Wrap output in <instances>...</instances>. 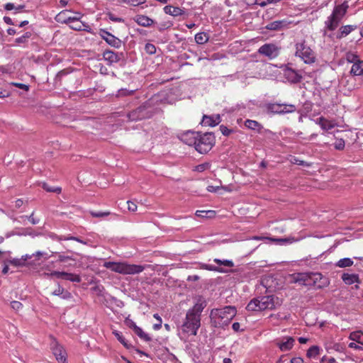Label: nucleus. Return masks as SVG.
Here are the masks:
<instances>
[{"mask_svg":"<svg viewBox=\"0 0 363 363\" xmlns=\"http://www.w3.org/2000/svg\"><path fill=\"white\" fill-rule=\"evenodd\" d=\"M206 306V301L199 298L186 315V318L181 326V333L184 337L196 335L201 326V314Z\"/></svg>","mask_w":363,"mask_h":363,"instance_id":"obj_1","label":"nucleus"},{"mask_svg":"<svg viewBox=\"0 0 363 363\" xmlns=\"http://www.w3.org/2000/svg\"><path fill=\"white\" fill-rule=\"evenodd\" d=\"M236 313L235 307L228 306L222 308L213 309L211 311L210 318L215 327L224 328L229 325Z\"/></svg>","mask_w":363,"mask_h":363,"instance_id":"obj_2","label":"nucleus"},{"mask_svg":"<svg viewBox=\"0 0 363 363\" xmlns=\"http://www.w3.org/2000/svg\"><path fill=\"white\" fill-rule=\"evenodd\" d=\"M281 305V301L274 296H265L252 299L246 306L248 311L258 312L273 310Z\"/></svg>","mask_w":363,"mask_h":363,"instance_id":"obj_3","label":"nucleus"},{"mask_svg":"<svg viewBox=\"0 0 363 363\" xmlns=\"http://www.w3.org/2000/svg\"><path fill=\"white\" fill-rule=\"evenodd\" d=\"M348 8L349 4L347 1H344L342 4L335 6L332 13L325 21V28L330 31L335 30L346 14Z\"/></svg>","mask_w":363,"mask_h":363,"instance_id":"obj_4","label":"nucleus"},{"mask_svg":"<svg viewBox=\"0 0 363 363\" xmlns=\"http://www.w3.org/2000/svg\"><path fill=\"white\" fill-rule=\"evenodd\" d=\"M104 267L121 274H139L145 269L141 265L130 264L126 262H105Z\"/></svg>","mask_w":363,"mask_h":363,"instance_id":"obj_5","label":"nucleus"},{"mask_svg":"<svg viewBox=\"0 0 363 363\" xmlns=\"http://www.w3.org/2000/svg\"><path fill=\"white\" fill-rule=\"evenodd\" d=\"M295 55L301 58L306 64H312L315 61V52L308 46L305 41L296 43Z\"/></svg>","mask_w":363,"mask_h":363,"instance_id":"obj_6","label":"nucleus"},{"mask_svg":"<svg viewBox=\"0 0 363 363\" xmlns=\"http://www.w3.org/2000/svg\"><path fill=\"white\" fill-rule=\"evenodd\" d=\"M215 138L211 133H199L195 149L200 153L204 154L210 151L214 144Z\"/></svg>","mask_w":363,"mask_h":363,"instance_id":"obj_7","label":"nucleus"},{"mask_svg":"<svg viewBox=\"0 0 363 363\" xmlns=\"http://www.w3.org/2000/svg\"><path fill=\"white\" fill-rule=\"evenodd\" d=\"M258 52L269 60L276 58L279 54V48L274 44L267 43L261 46Z\"/></svg>","mask_w":363,"mask_h":363,"instance_id":"obj_8","label":"nucleus"},{"mask_svg":"<svg viewBox=\"0 0 363 363\" xmlns=\"http://www.w3.org/2000/svg\"><path fill=\"white\" fill-rule=\"evenodd\" d=\"M310 285L318 289L325 287L328 285V279L323 277L320 273H308Z\"/></svg>","mask_w":363,"mask_h":363,"instance_id":"obj_9","label":"nucleus"},{"mask_svg":"<svg viewBox=\"0 0 363 363\" xmlns=\"http://www.w3.org/2000/svg\"><path fill=\"white\" fill-rule=\"evenodd\" d=\"M274 342L280 351L289 352L293 348L295 340L294 337L290 336H284L276 339Z\"/></svg>","mask_w":363,"mask_h":363,"instance_id":"obj_10","label":"nucleus"},{"mask_svg":"<svg viewBox=\"0 0 363 363\" xmlns=\"http://www.w3.org/2000/svg\"><path fill=\"white\" fill-rule=\"evenodd\" d=\"M50 348L56 359L60 363L66 362V352L63 347L58 344L55 340H52L50 343Z\"/></svg>","mask_w":363,"mask_h":363,"instance_id":"obj_11","label":"nucleus"},{"mask_svg":"<svg viewBox=\"0 0 363 363\" xmlns=\"http://www.w3.org/2000/svg\"><path fill=\"white\" fill-rule=\"evenodd\" d=\"M70 12L71 11L69 10L61 11L56 17L57 21L66 23H71L73 22H77L82 17V14L80 13H76L75 16H68L67 14Z\"/></svg>","mask_w":363,"mask_h":363,"instance_id":"obj_12","label":"nucleus"},{"mask_svg":"<svg viewBox=\"0 0 363 363\" xmlns=\"http://www.w3.org/2000/svg\"><path fill=\"white\" fill-rule=\"evenodd\" d=\"M290 282L298 284L301 286H309V276L308 273H295L289 276Z\"/></svg>","mask_w":363,"mask_h":363,"instance_id":"obj_13","label":"nucleus"},{"mask_svg":"<svg viewBox=\"0 0 363 363\" xmlns=\"http://www.w3.org/2000/svg\"><path fill=\"white\" fill-rule=\"evenodd\" d=\"M99 35L111 46L115 48H119L121 46V40L109 32L104 29H101Z\"/></svg>","mask_w":363,"mask_h":363,"instance_id":"obj_14","label":"nucleus"},{"mask_svg":"<svg viewBox=\"0 0 363 363\" xmlns=\"http://www.w3.org/2000/svg\"><path fill=\"white\" fill-rule=\"evenodd\" d=\"M199 133L194 131H187L180 135V140L189 146L196 145Z\"/></svg>","mask_w":363,"mask_h":363,"instance_id":"obj_15","label":"nucleus"},{"mask_svg":"<svg viewBox=\"0 0 363 363\" xmlns=\"http://www.w3.org/2000/svg\"><path fill=\"white\" fill-rule=\"evenodd\" d=\"M315 123L319 125L323 130H329L337 125L335 120H329L325 117H320L315 121Z\"/></svg>","mask_w":363,"mask_h":363,"instance_id":"obj_16","label":"nucleus"},{"mask_svg":"<svg viewBox=\"0 0 363 363\" xmlns=\"http://www.w3.org/2000/svg\"><path fill=\"white\" fill-rule=\"evenodd\" d=\"M163 9L166 14H169L174 17H177V16L184 15L185 13V11L184 9H181L179 7L173 6L171 5L165 6Z\"/></svg>","mask_w":363,"mask_h":363,"instance_id":"obj_17","label":"nucleus"},{"mask_svg":"<svg viewBox=\"0 0 363 363\" xmlns=\"http://www.w3.org/2000/svg\"><path fill=\"white\" fill-rule=\"evenodd\" d=\"M134 21L138 25L143 27H150L154 23L153 20L145 15H137L134 17Z\"/></svg>","mask_w":363,"mask_h":363,"instance_id":"obj_18","label":"nucleus"},{"mask_svg":"<svg viewBox=\"0 0 363 363\" xmlns=\"http://www.w3.org/2000/svg\"><path fill=\"white\" fill-rule=\"evenodd\" d=\"M220 122V118L219 115H215L211 116H204L203 117L202 123L205 125L216 126Z\"/></svg>","mask_w":363,"mask_h":363,"instance_id":"obj_19","label":"nucleus"},{"mask_svg":"<svg viewBox=\"0 0 363 363\" xmlns=\"http://www.w3.org/2000/svg\"><path fill=\"white\" fill-rule=\"evenodd\" d=\"M103 56L104 60L107 61L110 65L118 62L121 59L118 53L111 50L105 51Z\"/></svg>","mask_w":363,"mask_h":363,"instance_id":"obj_20","label":"nucleus"},{"mask_svg":"<svg viewBox=\"0 0 363 363\" xmlns=\"http://www.w3.org/2000/svg\"><path fill=\"white\" fill-rule=\"evenodd\" d=\"M350 74L352 76H363V61L359 60L357 62L352 64Z\"/></svg>","mask_w":363,"mask_h":363,"instance_id":"obj_21","label":"nucleus"},{"mask_svg":"<svg viewBox=\"0 0 363 363\" xmlns=\"http://www.w3.org/2000/svg\"><path fill=\"white\" fill-rule=\"evenodd\" d=\"M60 279L68 280L72 282L79 283L81 281V277L79 274L68 273L66 272H60Z\"/></svg>","mask_w":363,"mask_h":363,"instance_id":"obj_22","label":"nucleus"},{"mask_svg":"<svg viewBox=\"0 0 363 363\" xmlns=\"http://www.w3.org/2000/svg\"><path fill=\"white\" fill-rule=\"evenodd\" d=\"M145 108L143 107H139L137 109L133 111L128 114V118L130 121H138L141 120L145 117Z\"/></svg>","mask_w":363,"mask_h":363,"instance_id":"obj_23","label":"nucleus"},{"mask_svg":"<svg viewBox=\"0 0 363 363\" xmlns=\"http://www.w3.org/2000/svg\"><path fill=\"white\" fill-rule=\"evenodd\" d=\"M342 279L345 282V284L347 285H351L354 283H359V277L357 274H349V273H344L342 275Z\"/></svg>","mask_w":363,"mask_h":363,"instance_id":"obj_24","label":"nucleus"},{"mask_svg":"<svg viewBox=\"0 0 363 363\" xmlns=\"http://www.w3.org/2000/svg\"><path fill=\"white\" fill-rule=\"evenodd\" d=\"M244 125L247 128L256 130L257 132H260L262 128V125L259 123L250 119L246 120L244 123Z\"/></svg>","mask_w":363,"mask_h":363,"instance_id":"obj_25","label":"nucleus"},{"mask_svg":"<svg viewBox=\"0 0 363 363\" xmlns=\"http://www.w3.org/2000/svg\"><path fill=\"white\" fill-rule=\"evenodd\" d=\"M200 268L208 271L217 272L219 273H227L228 270L220 267H216L208 264H201Z\"/></svg>","mask_w":363,"mask_h":363,"instance_id":"obj_26","label":"nucleus"},{"mask_svg":"<svg viewBox=\"0 0 363 363\" xmlns=\"http://www.w3.org/2000/svg\"><path fill=\"white\" fill-rule=\"evenodd\" d=\"M356 28V26L347 25L342 26L339 30L338 37L340 38H343L349 35L352 30Z\"/></svg>","mask_w":363,"mask_h":363,"instance_id":"obj_27","label":"nucleus"},{"mask_svg":"<svg viewBox=\"0 0 363 363\" xmlns=\"http://www.w3.org/2000/svg\"><path fill=\"white\" fill-rule=\"evenodd\" d=\"M353 264H354V262L352 259L345 257V258H342V259H340V260H338L336 262L335 266L337 267H340V268H345V267H351L353 265Z\"/></svg>","mask_w":363,"mask_h":363,"instance_id":"obj_28","label":"nucleus"},{"mask_svg":"<svg viewBox=\"0 0 363 363\" xmlns=\"http://www.w3.org/2000/svg\"><path fill=\"white\" fill-rule=\"evenodd\" d=\"M350 339L363 346V333L361 331H354L350 333Z\"/></svg>","mask_w":363,"mask_h":363,"instance_id":"obj_29","label":"nucleus"},{"mask_svg":"<svg viewBox=\"0 0 363 363\" xmlns=\"http://www.w3.org/2000/svg\"><path fill=\"white\" fill-rule=\"evenodd\" d=\"M208 39V35L206 33H199L195 35V41L200 45L207 43Z\"/></svg>","mask_w":363,"mask_h":363,"instance_id":"obj_30","label":"nucleus"},{"mask_svg":"<svg viewBox=\"0 0 363 363\" xmlns=\"http://www.w3.org/2000/svg\"><path fill=\"white\" fill-rule=\"evenodd\" d=\"M284 24L283 21H275L268 23L266 26V28L271 30H279Z\"/></svg>","mask_w":363,"mask_h":363,"instance_id":"obj_31","label":"nucleus"},{"mask_svg":"<svg viewBox=\"0 0 363 363\" xmlns=\"http://www.w3.org/2000/svg\"><path fill=\"white\" fill-rule=\"evenodd\" d=\"M300 239L294 238V237H289L287 238H279V239H274V240L277 242L279 245H287V244H291L294 242H296L298 241Z\"/></svg>","mask_w":363,"mask_h":363,"instance_id":"obj_32","label":"nucleus"},{"mask_svg":"<svg viewBox=\"0 0 363 363\" xmlns=\"http://www.w3.org/2000/svg\"><path fill=\"white\" fill-rule=\"evenodd\" d=\"M345 59L347 62L350 63H355L357 61H359L360 59L359 58V56L353 52H348L345 55Z\"/></svg>","mask_w":363,"mask_h":363,"instance_id":"obj_33","label":"nucleus"},{"mask_svg":"<svg viewBox=\"0 0 363 363\" xmlns=\"http://www.w3.org/2000/svg\"><path fill=\"white\" fill-rule=\"evenodd\" d=\"M213 262L218 264L219 266H224L227 267H233L234 266V263L232 260L229 259H214Z\"/></svg>","mask_w":363,"mask_h":363,"instance_id":"obj_34","label":"nucleus"},{"mask_svg":"<svg viewBox=\"0 0 363 363\" xmlns=\"http://www.w3.org/2000/svg\"><path fill=\"white\" fill-rule=\"evenodd\" d=\"M281 114L293 113L296 111V107L293 104H281Z\"/></svg>","mask_w":363,"mask_h":363,"instance_id":"obj_35","label":"nucleus"},{"mask_svg":"<svg viewBox=\"0 0 363 363\" xmlns=\"http://www.w3.org/2000/svg\"><path fill=\"white\" fill-rule=\"evenodd\" d=\"M320 348L318 346H312L307 351V356L309 358H314L318 355Z\"/></svg>","mask_w":363,"mask_h":363,"instance_id":"obj_36","label":"nucleus"},{"mask_svg":"<svg viewBox=\"0 0 363 363\" xmlns=\"http://www.w3.org/2000/svg\"><path fill=\"white\" fill-rule=\"evenodd\" d=\"M281 107L280 104H272L269 105L268 110L271 113L281 114Z\"/></svg>","mask_w":363,"mask_h":363,"instance_id":"obj_37","label":"nucleus"},{"mask_svg":"<svg viewBox=\"0 0 363 363\" xmlns=\"http://www.w3.org/2000/svg\"><path fill=\"white\" fill-rule=\"evenodd\" d=\"M195 214L198 217L211 218L215 214V212L213 211H196Z\"/></svg>","mask_w":363,"mask_h":363,"instance_id":"obj_38","label":"nucleus"},{"mask_svg":"<svg viewBox=\"0 0 363 363\" xmlns=\"http://www.w3.org/2000/svg\"><path fill=\"white\" fill-rule=\"evenodd\" d=\"M134 90H128L127 89H121L118 91L116 94L117 97H122V96H130L134 94Z\"/></svg>","mask_w":363,"mask_h":363,"instance_id":"obj_39","label":"nucleus"},{"mask_svg":"<svg viewBox=\"0 0 363 363\" xmlns=\"http://www.w3.org/2000/svg\"><path fill=\"white\" fill-rule=\"evenodd\" d=\"M114 335L116 337L118 340L124 345L126 348H129V345L128 344L127 341L125 340V337L121 335V333L118 331H114L113 332Z\"/></svg>","mask_w":363,"mask_h":363,"instance_id":"obj_40","label":"nucleus"},{"mask_svg":"<svg viewBox=\"0 0 363 363\" xmlns=\"http://www.w3.org/2000/svg\"><path fill=\"white\" fill-rule=\"evenodd\" d=\"M42 186L48 192H55V193H57V194L61 192L60 187H51V186H49L48 184H47L45 183H43Z\"/></svg>","mask_w":363,"mask_h":363,"instance_id":"obj_41","label":"nucleus"},{"mask_svg":"<svg viewBox=\"0 0 363 363\" xmlns=\"http://www.w3.org/2000/svg\"><path fill=\"white\" fill-rule=\"evenodd\" d=\"M11 259H12V257H11V252H9V251L4 252V256H1L0 259L1 260V262H3L4 264H10V260Z\"/></svg>","mask_w":363,"mask_h":363,"instance_id":"obj_42","label":"nucleus"},{"mask_svg":"<svg viewBox=\"0 0 363 363\" xmlns=\"http://www.w3.org/2000/svg\"><path fill=\"white\" fill-rule=\"evenodd\" d=\"M345 143L343 139H337L334 143V147L337 150H342L345 148Z\"/></svg>","mask_w":363,"mask_h":363,"instance_id":"obj_43","label":"nucleus"},{"mask_svg":"<svg viewBox=\"0 0 363 363\" xmlns=\"http://www.w3.org/2000/svg\"><path fill=\"white\" fill-rule=\"evenodd\" d=\"M124 2L130 6H137L143 4L146 2V0H124Z\"/></svg>","mask_w":363,"mask_h":363,"instance_id":"obj_44","label":"nucleus"},{"mask_svg":"<svg viewBox=\"0 0 363 363\" xmlns=\"http://www.w3.org/2000/svg\"><path fill=\"white\" fill-rule=\"evenodd\" d=\"M24 8L23 5H20L18 7H16L13 3H7L4 5V9L6 11H11L13 9H16L18 11L21 10Z\"/></svg>","mask_w":363,"mask_h":363,"instance_id":"obj_45","label":"nucleus"},{"mask_svg":"<svg viewBox=\"0 0 363 363\" xmlns=\"http://www.w3.org/2000/svg\"><path fill=\"white\" fill-rule=\"evenodd\" d=\"M90 214L93 216V217H96V218H102V217H104V216H109V215H112V213L109 211H105V212H95V211H91L90 212Z\"/></svg>","mask_w":363,"mask_h":363,"instance_id":"obj_46","label":"nucleus"},{"mask_svg":"<svg viewBox=\"0 0 363 363\" xmlns=\"http://www.w3.org/2000/svg\"><path fill=\"white\" fill-rule=\"evenodd\" d=\"M145 50L147 53L152 55L156 52V48L153 44L147 43L145 46Z\"/></svg>","mask_w":363,"mask_h":363,"instance_id":"obj_47","label":"nucleus"},{"mask_svg":"<svg viewBox=\"0 0 363 363\" xmlns=\"http://www.w3.org/2000/svg\"><path fill=\"white\" fill-rule=\"evenodd\" d=\"M285 74L290 77L292 81H297L298 79V75L294 70L287 69Z\"/></svg>","mask_w":363,"mask_h":363,"instance_id":"obj_48","label":"nucleus"},{"mask_svg":"<svg viewBox=\"0 0 363 363\" xmlns=\"http://www.w3.org/2000/svg\"><path fill=\"white\" fill-rule=\"evenodd\" d=\"M10 264L15 267H23L25 266L21 258H12L10 260Z\"/></svg>","mask_w":363,"mask_h":363,"instance_id":"obj_49","label":"nucleus"},{"mask_svg":"<svg viewBox=\"0 0 363 363\" xmlns=\"http://www.w3.org/2000/svg\"><path fill=\"white\" fill-rule=\"evenodd\" d=\"M30 36H31V33L30 32H26L22 36L17 38L16 39V43H25L26 41V40L28 39Z\"/></svg>","mask_w":363,"mask_h":363,"instance_id":"obj_50","label":"nucleus"},{"mask_svg":"<svg viewBox=\"0 0 363 363\" xmlns=\"http://www.w3.org/2000/svg\"><path fill=\"white\" fill-rule=\"evenodd\" d=\"M11 307L16 311H18L23 308V305L19 301H13L11 302Z\"/></svg>","mask_w":363,"mask_h":363,"instance_id":"obj_51","label":"nucleus"},{"mask_svg":"<svg viewBox=\"0 0 363 363\" xmlns=\"http://www.w3.org/2000/svg\"><path fill=\"white\" fill-rule=\"evenodd\" d=\"M60 272H59V271H53V272H51L50 273H45L44 274V275L48 278L56 277L57 279H60Z\"/></svg>","mask_w":363,"mask_h":363,"instance_id":"obj_52","label":"nucleus"},{"mask_svg":"<svg viewBox=\"0 0 363 363\" xmlns=\"http://www.w3.org/2000/svg\"><path fill=\"white\" fill-rule=\"evenodd\" d=\"M172 24L170 22H165V23H161L159 26L158 29L160 31H162L165 29L170 28L172 26Z\"/></svg>","mask_w":363,"mask_h":363,"instance_id":"obj_53","label":"nucleus"},{"mask_svg":"<svg viewBox=\"0 0 363 363\" xmlns=\"http://www.w3.org/2000/svg\"><path fill=\"white\" fill-rule=\"evenodd\" d=\"M125 323L127 326L132 328L133 330H134L135 328V327H137L135 323L133 320H132L131 319L126 318L125 320Z\"/></svg>","mask_w":363,"mask_h":363,"instance_id":"obj_54","label":"nucleus"},{"mask_svg":"<svg viewBox=\"0 0 363 363\" xmlns=\"http://www.w3.org/2000/svg\"><path fill=\"white\" fill-rule=\"evenodd\" d=\"M142 340L146 341V342H148L151 340V338L150 337V336L145 333L143 330L141 331V333H140L138 334V335Z\"/></svg>","mask_w":363,"mask_h":363,"instance_id":"obj_55","label":"nucleus"},{"mask_svg":"<svg viewBox=\"0 0 363 363\" xmlns=\"http://www.w3.org/2000/svg\"><path fill=\"white\" fill-rule=\"evenodd\" d=\"M11 84L19 88V89H24L26 91H28L29 89V86L24 84L13 82V83H11Z\"/></svg>","mask_w":363,"mask_h":363,"instance_id":"obj_56","label":"nucleus"},{"mask_svg":"<svg viewBox=\"0 0 363 363\" xmlns=\"http://www.w3.org/2000/svg\"><path fill=\"white\" fill-rule=\"evenodd\" d=\"M128 208L130 211L135 212L137 210V205L132 202V201H128Z\"/></svg>","mask_w":363,"mask_h":363,"instance_id":"obj_57","label":"nucleus"},{"mask_svg":"<svg viewBox=\"0 0 363 363\" xmlns=\"http://www.w3.org/2000/svg\"><path fill=\"white\" fill-rule=\"evenodd\" d=\"M209 167L208 164H202L196 167V170L198 172H203Z\"/></svg>","mask_w":363,"mask_h":363,"instance_id":"obj_58","label":"nucleus"},{"mask_svg":"<svg viewBox=\"0 0 363 363\" xmlns=\"http://www.w3.org/2000/svg\"><path fill=\"white\" fill-rule=\"evenodd\" d=\"M108 16L109 19L113 22H123V19H122L121 18L116 17L112 13H108Z\"/></svg>","mask_w":363,"mask_h":363,"instance_id":"obj_59","label":"nucleus"},{"mask_svg":"<svg viewBox=\"0 0 363 363\" xmlns=\"http://www.w3.org/2000/svg\"><path fill=\"white\" fill-rule=\"evenodd\" d=\"M72 23H74V24L70 26V27L72 29L77 30H80L82 29V23L79 22V21L77 22H73Z\"/></svg>","mask_w":363,"mask_h":363,"instance_id":"obj_60","label":"nucleus"},{"mask_svg":"<svg viewBox=\"0 0 363 363\" xmlns=\"http://www.w3.org/2000/svg\"><path fill=\"white\" fill-rule=\"evenodd\" d=\"M64 291H65V289L61 287V286H59L57 289H55L53 292H52V294L54 296H60V295H62L64 294Z\"/></svg>","mask_w":363,"mask_h":363,"instance_id":"obj_61","label":"nucleus"},{"mask_svg":"<svg viewBox=\"0 0 363 363\" xmlns=\"http://www.w3.org/2000/svg\"><path fill=\"white\" fill-rule=\"evenodd\" d=\"M220 129L222 132V133L224 135H229L230 133H231V130L230 129H228L227 127L225 126H223V125H221L220 127Z\"/></svg>","mask_w":363,"mask_h":363,"instance_id":"obj_62","label":"nucleus"},{"mask_svg":"<svg viewBox=\"0 0 363 363\" xmlns=\"http://www.w3.org/2000/svg\"><path fill=\"white\" fill-rule=\"evenodd\" d=\"M291 162L293 164H297L299 165H304L305 162L302 160H300L296 157H293L291 159Z\"/></svg>","mask_w":363,"mask_h":363,"instance_id":"obj_63","label":"nucleus"},{"mask_svg":"<svg viewBox=\"0 0 363 363\" xmlns=\"http://www.w3.org/2000/svg\"><path fill=\"white\" fill-rule=\"evenodd\" d=\"M291 363H303V359L299 357H293L291 359Z\"/></svg>","mask_w":363,"mask_h":363,"instance_id":"obj_64","label":"nucleus"}]
</instances>
